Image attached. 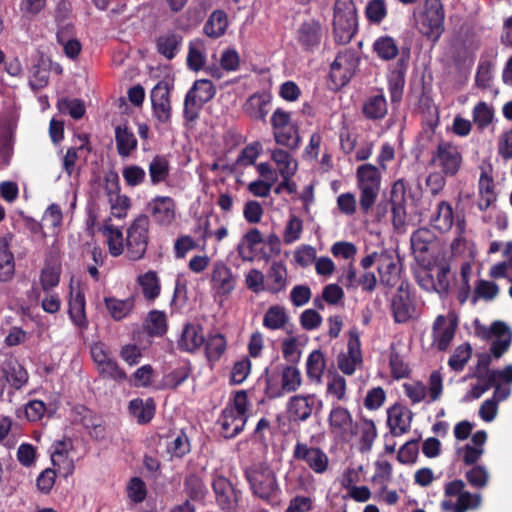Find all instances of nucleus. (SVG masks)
<instances>
[{
	"label": "nucleus",
	"instance_id": "obj_1",
	"mask_svg": "<svg viewBox=\"0 0 512 512\" xmlns=\"http://www.w3.org/2000/svg\"><path fill=\"white\" fill-rule=\"evenodd\" d=\"M252 495L270 506L280 502L281 487L276 472L265 462L254 463L244 471Z\"/></svg>",
	"mask_w": 512,
	"mask_h": 512
},
{
	"label": "nucleus",
	"instance_id": "obj_2",
	"mask_svg": "<svg viewBox=\"0 0 512 512\" xmlns=\"http://www.w3.org/2000/svg\"><path fill=\"white\" fill-rule=\"evenodd\" d=\"M332 26L336 44L346 45L351 42L358 31L357 10L353 0H335Z\"/></svg>",
	"mask_w": 512,
	"mask_h": 512
},
{
	"label": "nucleus",
	"instance_id": "obj_3",
	"mask_svg": "<svg viewBox=\"0 0 512 512\" xmlns=\"http://www.w3.org/2000/svg\"><path fill=\"white\" fill-rule=\"evenodd\" d=\"M247 405V392L240 390L235 393L232 403L222 410L218 423L224 438L232 439L244 430L248 420Z\"/></svg>",
	"mask_w": 512,
	"mask_h": 512
},
{
	"label": "nucleus",
	"instance_id": "obj_4",
	"mask_svg": "<svg viewBox=\"0 0 512 512\" xmlns=\"http://www.w3.org/2000/svg\"><path fill=\"white\" fill-rule=\"evenodd\" d=\"M357 186L360 190L359 204L363 213H368L378 198L381 187V173L372 164H362L356 170Z\"/></svg>",
	"mask_w": 512,
	"mask_h": 512
},
{
	"label": "nucleus",
	"instance_id": "obj_5",
	"mask_svg": "<svg viewBox=\"0 0 512 512\" xmlns=\"http://www.w3.org/2000/svg\"><path fill=\"white\" fill-rule=\"evenodd\" d=\"M275 142L288 149H297L300 144L299 127L292 120V113L278 107L270 117Z\"/></svg>",
	"mask_w": 512,
	"mask_h": 512
},
{
	"label": "nucleus",
	"instance_id": "obj_6",
	"mask_svg": "<svg viewBox=\"0 0 512 512\" xmlns=\"http://www.w3.org/2000/svg\"><path fill=\"white\" fill-rule=\"evenodd\" d=\"M149 216L140 214L127 228L125 238L126 257L138 261L145 256L149 242Z\"/></svg>",
	"mask_w": 512,
	"mask_h": 512
},
{
	"label": "nucleus",
	"instance_id": "obj_7",
	"mask_svg": "<svg viewBox=\"0 0 512 512\" xmlns=\"http://www.w3.org/2000/svg\"><path fill=\"white\" fill-rule=\"evenodd\" d=\"M360 64V56L354 48L340 50L330 65V79L336 87H343L355 75Z\"/></svg>",
	"mask_w": 512,
	"mask_h": 512
},
{
	"label": "nucleus",
	"instance_id": "obj_8",
	"mask_svg": "<svg viewBox=\"0 0 512 512\" xmlns=\"http://www.w3.org/2000/svg\"><path fill=\"white\" fill-rule=\"evenodd\" d=\"M444 18L441 0H425L418 20L419 31L433 41L438 40L444 31Z\"/></svg>",
	"mask_w": 512,
	"mask_h": 512
},
{
	"label": "nucleus",
	"instance_id": "obj_9",
	"mask_svg": "<svg viewBox=\"0 0 512 512\" xmlns=\"http://www.w3.org/2000/svg\"><path fill=\"white\" fill-rule=\"evenodd\" d=\"M215 94L216 89L210 80L201 79L195 81L185 96L184 118L189 122L195 121L199 116L202 106L210 101Z\"/></svg>",
	"mask_w": 512,
	"mask_h": 512
},
{
	"label": "nucleus",
	"instance_id": "obj_10",
	"mask_svg": "<svg viewBox=\"0 0 512 512\" xmlns=\"http://www.w3.org/2000/svg\"><path fill=\"white\" fill-rule=\"evenodd\" d=\"M463 157L458 146L449 141H440L432 153L429 165L438 167L448 177L455 176L462 165Z\"/></svg>",
	"mask_w": 512,
	"mask_h": 512
},
{
	"label": "nucleus",
	"instance_id": "obj_11",
	"mask_svg": "<svg viewBox=\"0 0 512 512\" xmlns=\"http://www.w3.org/2000/svg\"><path fill=\"white\" fill-rule=\"evenodd\" d=\"M327 421L330 433L341 441H348L357 434L351 412L339 403H332Z\"/></svg>",
	"mask_w": 512,
	"mask_h": 512
},
{
	"label": "nucleus",
	"instance_id": "obj_12",
	"mask_svg": "<svg viewBox=\"0 0 512 512\" xmlns=\"http://www.w3.org/2000/svg\"><path fill=\"white\" fill-rule=\"evenodd\" d=\"M70 416L72 423L82 425L92 439L97 441L105 439L106 428L101 415L83 404H76L72 407Z\"/></svg>",
	"mask_w": 512,
	"mask_h": 512
},
{
	"label": "nucleus",
	"instance_id": "obj_13",
	"mask_svg": "<svg viewBox=\"0 0 512 512\" xmlns=\"http://www.w3.org/2000/svg\"><path fill=\"white\" fill-rule=\"evenodd\" d=\"M362 363L360 333L353 327L348 332L347 352L338 355L337 364L343 374L351 376Z\"/></svg>",
	"mask_w": 512,
	"mask_h": 512
},
{
	"label": "nucleus",
	"instance_id": "obj_14",
	"mask_svg": "<svg viewBox=\"0 0 512 512\" xmlns=\"http://www.w3.org/2000/svg\"><path fill=\"white\" fill-rule=\"evenodd\" d=\"M436 241L437 236L429 228H419L412 233L410 238L412 253L421 267L431 265L430 250Z\"/></svg>",
	"mask_w": 512,
	"mask_h": 512
},
{
	"label": "nucleus",
	"instance_id": "obj_15",
	"mask_svg": "<svg viewBox=\"0 0 512 512\" xmlns=\"http://www.w3.org/2000/svg\"><path fill=\"white\" fill-rule=\"evenodd\" d=\"M386 206H390L394 229L397 231L402 230L407 220L406 185L403 179H398L393 183L390 191V199Z\"/></svg>",
	"mask_w": 512,
	"mask_h": 512
},
{
	"label": "nucleus",
	"instance_id": "obj_16",
	"mask_svg": "<svg viewBox=\"0 0 512 512\" xmlns=\"http://www.w3.org/2000/svg\"><path fill=\"white\" fill-rule=\"evenodd\" d=\"M216 502L224 512H237L241 491L224 476H217L212 482Z\"/></svg>",
	"mask_w": 512,
	"mask_h": 512
},
{
	"label": "nucleus",
	"instance_id": "obj_17",
	"mask_svg": "<svg viewBox=\"0 0 512 512\" xmlns=\"http://www.w3.org/2000/svg\"><path fill=\"white\" fill-rule=\"evenodd\" d=\"M146 212L160 226H168L176 216V203L170 196H156L146 205Z\"/></svg>",
	"mask_w": 512,
	"mask_h": 512
},
{
	"label": "nucleus",
	"instance_id": "obj_18",
	"mask_svg": "<svg viewBox=\"0 0 512 512\" xmlns=\"http://www.w3.org/2000/svg\"><path fill=\"white\" fill-rule=\"evenodd\" d=\"M293 458L304 461L317 474H322L328 469L329 459L326 453L318 447H309L306 443H296Z\"/></svg>",
	"mask_w": 512,
	"mask_h": 512
},
{
	"label": "nucleus",
	"instance_id": "obj_19",
	"mask_svg": "<svg viewBox=\"0 0 512 512\" xmlns=\"http://www.w3.org/2000/svg\"><path fill=\"white\" fill-rule=\"evenodd\" d=\"M153 116L160 123H168L171 119L170 89L166 82H158L150 94Z\"/></svg>",
	"mask_w": 512,
	"mask_h": 512
},
{
	"label": "nucleus",
	"instance_id": "obj_20",
	"mask_svg": "<svg viewBox=\"0 0 512 512\" xmlns=\"http://www.w3.org/2000/svg\"><path fill=\"white\" fill-rule=\"evenodd\" d=\"M315 404V394H298L290 397L286 405L289 420L294 423L307 421L315 409Z\"/></svg>",
	"mask_w": 512,
	"mask_h": 512
},
{
	"label": "nucleus",
	"instance_id": "obj_21",
	"mask_svg": "<svg viewBox=\"0 0 512 512\" xmlns=\"http://www.w3.org/2000/svg\"><path fill=\"white\" fill-rule=\"evenodd\" d=\"M323 36L322 25L318 20L304 21L297 29L296 40L305 52L319 48Z\"/></svg>",
	"mask_w": 512,
	"mask_h": 512
},
{
	"label": "nucleus",
	"instance_id": "obj_22",
	"mask_svg": "<svg viewBox=\"0 0 512 512\" xmlns=\"http://www.w3.org/2000/svg\"><path fill=\"white\" fill-rule=\"evenodd\" d=\"M106 192L111 204V213L116 218H123L131 206V200L128 196L120 194L119 179L117 174L110 180L106 178Z\"/></svg>",
	"mask_w": 512,
	"mask_h": 512
},
{
	"label": "nucleus",
	"instance_id": "obj_23",
	"mask_svg": "<svg viewBox=\"0 0 512 512\" xmlns=\"http://www.w3.org/2000/svg\"><path fill=\"white\" fill-rule=\"evenodd\" d=\"M272 95L268 92H256L243 104V112L253 120L265 121L269 113Z\"/></svg>",
	"mask_w": 512,
	"mask_h": 512
},
{
	"label": "nucleus",
	"instance_id": "obj_24",
	"mask_svg": "<svg viewBox=\"0 0 512 512\" xmlns=\"http://www.w3.org/2000/svg\"><path fill=\"white\" fill-rule=\"evenodd\" d=\"M387 424L390 433L397 437L409 431L412 421V412L407 407L394 404L387 411Z\"/></svg>",
	"mask_w": 512,
	"mask_h": 512
},
{
	"label": "nucleus",
	"instance_id": "obj_25",
	"mask_svg": "<svg viewBox=\"0 0 512 512\" xmlns=\"http://www.w3.org/2000/svg\"><path fill=\"white\" fill-rule=\"evenodd\" d=\"M490 334L496 339L491 343L490 352L495 358L502 357L510 348L512 343V331L503 321H494L490 326Z\"/></svg>",
	"mask_w": 512,
	"mask_h": 512
},
{
	"label": "nucleus",
	"instance_id": "obj_26",
	"mask_svg": "<svg viewBox=\"0 0 512 512\" xmlns=\"http://www.w3.org/2000/svg\"><path fill=\"white\" fill-rule=\"evenodd\" d=\"M182 46L183 36L177 30H168L156 38V50L167 60L174 59Z\"/></svg>",
	"mask_w": 512,
	"mask_h": 512
},
{
	"label": "nucleus",
	"instance_id": "obj_27",
	"mask_svg": "<svg viewBox=\"0 0 512 512\" xmlns=\"http://www.w3.org/2000/svg\"><path fill=\"white\" fill-rule=\"evenodd\" d=\"M264 243V237L258 228L248 230L237 245L238 256L244 262H253L258 255L257 246Z\"/></svg>",
	"mask_w": 512,
	"mask_h": 512
},
{
	"label": "nucleus",
	"instance_id": "obj_28",
	"mask_svg": "<svg viewBox=\"0 0 512 512\" xmlns=\"http://www.w3.org/2000/svg\"><path fill=\"white\" fill-rule=\"evenodd\" d=\"M408 68V57L402 56L398 59L395 68L388 76V90L392 103L401 101L405 86V74Z\"/></svg>",
	"mask_w": 512,
	"mask_h": 512
},
{
	"label": "nucleus",
	"instance_id": "obj_29",
	"mask_svg": "<svg viewBox=\"0 0 512 512\" xmlns=\"http://www.w3.org/2000/svg\"><path fill=\"white\" fill-rule=\"evenodd\" d=\"M456 325L448 323L444 315L436 317L432 327L433 343L439 351H446L454 338Z\"/></svg>",
	"mask_w": 512,
	"mask_h": 512
},
{
	"label": "nucleus",
	"instance_id": "obj_30",
	"mask_svg": "<svg viewBox=\"0 0 512 512\" xmlns=\"http://www.w3.org/2000/svg\"><path fill=\"white\" fill-rule=\"evenodd\" d=\"M211 283L218 294L228 295L235 289L236 279L227 265L217 262L213 266Z\"/></svg>",
	"mask_w": 512,
	"mask_h": 512
},
{
	"label": "nucleus",
	"instance_id": "obj_31",
	"mask_svg": "<svg viewBox=\"0 0 512 512\" xmlns=\"http://www.w3.org/2000/svg\"><path fill=\"white\" fill-rule=\"evenodd\" d=\"M204 342L203 328L200 325L188 323L184 326L177 345L179 350L192 353L202 347Z\"/></svg>",
	"mask_w": 512,
	"mask_h": 512
},
{
	"label": "nucleus",
	"instance_id": "obj_32",
	"mask_svg": "<svg viewBox=\"0 0 512 512\" xmlns=\"http://www.w3.org/2000/svg\"><path fill=\"white\" fill-rule=\"evenodd\" d=\"M68 306V314L72 323L81 331L87 330L89 321L86 315L84 293L80 290L76 291V293L71 291Z\"/></svg>",
	"mask_w": 512,
	"mask_h": 512
},
{
	"label": "nucleus",
	"instance_id": "obj_33",
	"mask_svg": "<svg viewBox=\"0 0 512 512\" xmlns=\"http://www.w3.org/2000/svg\"><path fill=\"white\" fill-rule=\"evenodd\" d=\"M377 270L379 273L380 284L390 288L397 284L400 268L391 255L381 254L379 256Z\"/></svg>",
	"mask_w": 512,
	"mask_h": 512
},
{
	"label": "nucleus",
	"instance_id": "obj_34",
	"mask_svg": "<svg viewBox=\"0 0 512 512\" xmlns=\"http://www.w3.org/2000/svg\"><path fill=\"white\" fill-rule=\"evenodd\" d=\"M266 291L277 294L286 289L287 268L283 261L273 262L267 271Z\"/></svg>",
	"mask_w": 512,
	"mask_h": 512
},
{
	"label": "nucleus",
	"instance_id": "obj_35",
	"mask_svg": "<svg viewBox=\"0 0 512 512\" xmlns=\"http://www.w3.org/2000/svg\"><path fill=\"white\" fill-rule=\"evenodd\" d=\"M12 239L13 235L8 233L3 236V243L0 245V282L11 280L15 273L14 255L9 249Z\"/></svg>",
	"mask_w": 512,
	"mask_h": 512
},
{
	"label": "nucleus",
	"instance_id": "obj_36",
	"mask_svg": "<svg viewBox=\"0 0 512 512\" xmlns=\"http://www.w3.org/2000/svg\"><path fill=\"white\" fill-rule=\"evenodd\" d=\"M478 191L479 201L477 207L480 211H486L497 200L493 177L488 175L486 171H482L480 175Z\"/></svg>",
	"mask_w": 512,
	"mask_h": 512
},
{
	"label": "nucleus",
	"instance_id": "obj_37",
	"mask_svg": "<svg viewBox=\"0 0 512 512\" xmlns=\"http://www.w3.org/2000/svg\"><path fill=\"white\" fill-rule=\"evenodd\" d=\"M104 304L113 320L121 321L133 311L135 307V297L130 296L126 299H118L109 296L104 298Z\"/></svg>",
	"mask_w": 512,
	"mask_h": 512
},
{
	"label": "nucleus",
	"instance_id": "obj_38",
	"mask_svg": "<svg viewBox=\"0 0 512 512\" xmlns=\"http://www.w3.org/2000/svg\"><path fill=\"white\" fill-rule=\"evenodd\" d=\"M143 298L147 302H154L161 293V282L156 271L149 270L137 277Z\"/></svg>",
	"mask_w": 512,
	"mask_h": 512
},
{
	"label": "nucleus",
	"instance_id": "obj_39",
	"mask_svg": "<svg viewBox=\"0 0 512 512\" xmlns=\"http://www.w3.org/2000/svg\"><path fill=\"white\" fill-rule=\"evenodd\" d=\"M430 223L433 228L442 233L450 231L454 223V213L451 204L447 201H440L436 212L430 219Z\"/></svg>",
	"mask_w": 512,
	"mask_h": 512
},
{
	"label": "nucleus",
	"instance_id": "obj_40",
	"mask_svg": "<svg viewBox=\"0 0 512 512\" xmlns=\"http://www.w3.org/2000/svg\"><path fill=\"white\" fill-rule=\"evenodd\" d=\"M1 377H4L7 384L15 390H19L28 381V373L25 368L17 362L6 363L1 369Z\"/></svg>",
	"mask_w": 512,
	"mask_h": 512
},
{
	"label": "nucleus",
	"instance_id": "obj_41",
	"mask_svg": "<svg viewBox=\"0 0 512 512\" xmlns=\"http://www.w3.org/2000/svg\"><path fill=\"white\" fill-rule=\"evenodd\" d=\"M471 377L477 379V383L472 385L471 390L466 394L465 400L479 399L486 391L495 388L498 382L495 378V371L491 372H473Z\"/></svg>",
	"mask_w": 512,
	"mask_h": 512
},
{
	"label": "nucleus",
	"instance_id": "obj_42",
	"mask_svg": "<svg viewBox=\"0 0 512 512\" xmlns=\"http://www.w3.org/2000/svg\"><path fill=\"white\" fill-rule=\"evenodd\" d=\"M166 451L171 456V458L179 459L190 453L191 444L186 433H184L182 430L178 432H172L168 436Z\"/></svg>",
	"mask_w": 512,
	"mask_h": 512
},
{
	"label": "nucleus",
	"instance_id": "obj_43",
	"mask_svg": "<svg viewBox=\"0 0 512 512\" xmlns=\"http://www.w3.org/2000/svg\"><path fill=\"white\" fill-rule=\"evenodd\" d=\"M205 356L210 364L218 362L227 349V340L221 333L210 334L204 342Z\"/></svg>",
	"mask_w": 512,
	"mask_h": 512
},
{
	"label": "nucleus",
	"instance_id": "obj_44",
	"mask_svg": "<svg viewBox=\"0 0 512 512\" xmlns=\"http://www.w3.org/2000/svg\"><path fill=\"white\" fill-rule=\"evenodd\" d=\"M130 414L137 419L139 424L149 423L155 414L153 399L143 401L141 398L132 399L128 406Z\"/></svg>",
	"mask_w": 512,
	"mask_h": 512
},
{
	"label": "nucleus",
	"instance_id": "obj_45",
	"mask_svg": "<svg viewBox=\"0 0 512 512\" xmlns=\"http://www.w3.org/2000/svg\"><path fill=\"white\" fill-rule=\"evenodd\" d=\"M387 101L383 94L369 97L363 104L362 113L369 120H381L387 115Z\"/></svg>",
	"mask_w": 512,
	"mask_h": 512
},
{
	"label": "nucleus",
	"instance_id": "obj_46",
	"mask_svg": "<svg viewBox=\"0 0 512 512\" xmlns=\"http://www.w3.org/2000/svg\"><path fill=\"white\" fill-rule=\"evenodd\" d=\"M183 491L190 501H202L208 492L203 479L196 473H190L185 476Z\"/></svg>",
	"mask_w": 512,
	"mask_h": 512
},
{
	"label": "nucleus",
	"instance_id": "obj_47",
	"mask_svg": "<svg viewBox=\"0 0 512 512\" xmlns=\"http://www.w3.org/2000/svg\"><path fill=\"white\" fill-rule=\"evenodd\" d=\"M227 26V14L223 10H215L208 17L203 30L208 37L217 39L224 35Z\"/></svg>",
	"mask_w": 512,
	"mask_h": 512
},
{
	"label": "nucleus",
	"instance_id": "obj_48",
	"mask_svg": "<svg viewBox=\"0 0 512 512\" xmlns=\"http://www.w3.org/2000/svg\"><path fill=\"white\" fill-rule=\"evenodd\" d=\"M373 52L383 61L395 59L399 54V47L395 39L384 35L378 37L373 43Z\"/></svg>",
	"mask_w": 512,
	"mask_h": 512
},
{
	"label": "nucleus",
	"instance_id": "obj_49",
	"mask_svg": "<svg viewBox=\"0 0 512 512\" xmlns=\"http://www.w3.org/2000/svg\"><path fill=\"white\" fill-rule=\"evenodd\" d=\"M115 140L117 152L122 157H127L137 148V139L132 131L126 126L115 128Z\"/></svg>",
	"mask_w": 512,
	"mask_h": 512
},
{
	"label": "nucleus",
	"instance_id": "obj_50",
	"mask_svg": "<svg viewBox=\"0 0 512 512\" xmlns=\"http://www.w3.org/2000/svg\"><path fill=\"white\" fill-rule=\"evenodd\" d=\"M326 368L324 353L319 350H313L306 360V375L312 382H320Z\"/></svg>",
	"mask_w": 512,
	"mask_h": 512
},
{
	"label": "nucleus",
	"instance_id": "obj_51",
	"mask_svg": "<svg viewBox=\"0 0 512 512\" xmlns=\"http://www.w3.org/2000/svg\"><path fill=\"white\" fill-rule=\"evenodd\" d=\"M149 177L152 185L165 182L170 175L169 160L163 155H156L150 162Z\"/></svg>",
	"mask_w": 512,
	"mask_h": 512
},
{
	"label": "nucleus",
	"instance_id": "obj_52",
	"mask_svg": "<svg viewBox=\"0 0 512 512\" xmlns=\"http://www.w3.org/2000/svg\"><path fill=\"white\" fill-rule=\"evenodd\" d=\"M78 138L81 141V144L78 147L68 148L62 160L63 170L68 176H71L75 171V165L78 159V152L84 149H86L87 152L91 151L88 136L83 134L79 135Z\"/></svg>",
	"mask_w": 512,
	"mask_h": 512
},
{
	"label": "nucleus",
	"instance_id": "obj_53",
	"mask_svg": "<svg viewBox=\"0 0 512 512\" xmlns=\"http://www.w3.org/2000/svg\"><path fill=\"white\" fill-rule=\"evenodd\" d=\"M391 308L396 323H406L412 317V304L408 295L394 296Z\"/></svg>",
	"mask_w": 512,
	"mask_h": 512
},
{
	"label": "nucleus",
	"instance_id": "obj_54",
	"mask_svg": "<svg viewBox=\"0 0 512 512\" xmlns=\"http://www.w3.org/2000/svg\"><path fill=\"white\" fill-rule=\"evenodd\" d=\"M287 322L288 315L284 307L279 305L269 307L263 317V326L269 330L282 329Z\"/></svg>",
	"mask_w": 512,
	"mask_h": 512
},
{
	"label": "nucleus",
	"instance_id": "obj_55",
	"mask_svg": "<svg viewBox=\"0 0 512 512\" xmlns=\"http://www.w3.org/2000/svg\"><path fill=\"white\" fill-rule=\"evenodd\" d=\"M498 294L499 286L495 282L479 279L475 283L471 303L476 304L480 299L485 301H492L497 297Z\"/></svg>",
	"mask_w": 512,
	"mask_h": 512
},
{
	"label": "nucleus",
	"instance_id": "obj_56",
	"mask_svg": "<svg viewBox=\"0 0 512 512\" xmlns=\"http://www.w3.org/2000/svg\"><path fill=\"white\" fill-rule=\"evenodd\" d=\"M271 158L276 163L280 175H295L297 171V162L288 151L283 149H274L271 153Z\"/></svg>",
	"mask_w": 512,
	"mask_h": 512
},
{
	"label": "nucleus",
	"instance_id": "obj_57",
	"mask_svg": "<svg viewBox=\"0 0 512 512\" xmlns=\"http://www.w3.org/2000/svg\"><path fill=\"white\" fill-rule=\"evenodd\" d=\"M282 388L286 393L297 391L302 385V376L297 365H285L281 370Z\"/></svg>",
	"mask_w": 512,
	"mask_h": 512
},
{
	"label": "nucleus",
	"instance_id": "obj_58",
	"mask_svg": "<svg viewBox=\"0 0 512 512\" xmlns=\"http://www.w3.org/2000/svg\"><path fill=\"white\" fill-rule=\"evenodd\" d=\"M103 234L107 239L110 254L114 257L120 256L125 251L122 231L113 225H105Z\"/></svg>",
	"mask_w": 512,
	"mask_h": 512
},
{
	"label": "nucleus",
	"instance_id": "obj_59",
	"mask_svg": "<svg viewBox=\"0 0 512 512\" xmlns=\"http://www.w3.org/2000/svg\"><path fill=\"white\" fill-rule=\"evenodd\" d=\"M389 366L393 379L400 380L410 377L411 369L409 365L393 345L390 348Z\"/></svg>",
	"mask_w": 512,
	"mask_h": 512
},
{
	"label": "nucleus",
	"instance_id": "obj_60",
	"mask_svg": "<svg viewBox=\"0 0 512 512\" xmlns=\"http://www.w3.org/2000/svg\"><path fill=\"white\" fill-rule=\"evenodd\" d=\"M168 329L167 317L164 311L152 310L147 317V330L149 335L162 337Z\"/></svg>",
	"mask_w": 512,
	"mask_h": 512
},
{
	"label": "nucleus",
	"instance_id": "obj_61",
	"mask_svg": "<svg viewBox=\"0 0 512 512\" xmlns=\"http://www.w3.org/2000/svg\"><path fill=\"white\" fill-rule=\"evenodd\" d=\"M326 393L328 396H332L337 402L347 401V382L346 379L335 374L329 378L327 382Z\"/></svg>",
	"mask_w": 512,
	"mask_h": 512
},
{
	"label": "nucleus",
	"instance_id": "obj_62",
	"mask_svg": "<svg viewBox=\"0 0 512 512\" xmlns=\"http://www.w3.org/2000/svg\"><path fill=\"white\" fill-rule=\"evenodd\" d=\"M97 368L102 378L111 379L116 382H122L127 379L126 372L119 366L117 361L114 360L113 358L101 364Z\"/></svg>",
	"mask_w": 512,
	"mask_h": 512
},
{
	"label": "nucleus",
	"instance_id": "obj_63",
	"mask_svg": "<svg viewBox=\"0 0 512 512\" xmlns=\"http://www.w3.org/2000/svg\"><path fill=\"white\" fill-rule=\"evenodd\" d=\"M472 354L470 344L466 343L456 348L454 353L450 356L448 365L454 371L460 372L464 369Z\"/></svg>",
	"mask_w": 512,
	"mask_h": 512
},
{
	"label": "nucleus",
	"instance_id": "obj_64",
	"mask_svg": "<svg viewBox=\"0 0 512 512\" xmlns=\"http://www.w3.org/2000/svg\"><path fill=\"white\" fill-rule=\"evenodd\" d=\"M494 112L484 101L477 103L472 111L473 122L479 129H485L493 120Z\"/></svg>",
	"mask_w": 512,
	"mask_h": 512
}]
</instances>
